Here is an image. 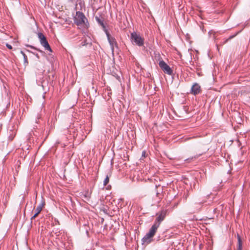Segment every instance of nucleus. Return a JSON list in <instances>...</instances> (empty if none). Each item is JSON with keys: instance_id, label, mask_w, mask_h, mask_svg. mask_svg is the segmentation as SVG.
Here are the masks:
<instances>
[{"instance_id": "nucleus-18", "label": "nucleus", "mask_w": 250, "mask_h": 250, "mask_svg": "<svg viewBox=\"0 0 250 250\" xmlns=\"http://www.w3.org/2000/svg\"><path fill=\"white\" fill-rule=\"evenodd\" d=\"M202 204L201 203H196L195 204V205L196 206V207H201L202 206Z\"/></svg>"}, {"instance_id": "nucleus-9", "label": "nucleus", "mask_w": 250, "mask_h": 250, "mask_svg": "<svg viewBox=\"0 0 250 250\" xmlns=\"http://www.w3.org/2000/svg\"><path fill=\"white\" fill-rule=\"evenodd\" d=\"M45 205L44 202L40 204L36 208V212L35 214L31 218V220H33L35 219L37 216L39 215V214L41 212L44 206Z\"/></svg>"}, {"instance_id": "nucleus-19", "label": "nucleus", "mask_w": 250, "mask_h": 250, "mask_svg": "<svg viewBox=\"0 0 250 250\" xmlns=\"http://www.w3.org/2000/svg\"><path fill=\"white\" fill-rule=\"evenodd\" d=\"M194 158H195V157H194ZM193 159V157H191V158H188V159H186L185 161H187L188 162H189L191 160H192Z\"/></svg>"}, {"instance_id": "nucleus-3", "label": "nucleus", "mask_w": 250, "mask_h": 250, "mask_svg": "<svg viewBox=\"0 0 250 250\" xmlns=\"http://www.w3.org/2000/svg\"><path fill=\"white\" fill-rule=\"evenodd\" d=\"M38 37L40 40V43L44 47V49L52 52V50L45 36L42 33L39 32L38 33Z\"/></svg>"}, {"instance_id": "nucleus-20", "label": "nucleus", "mask_w": 250, "mask_h": 250, "mask_svg": "<svg viewBox=\"0 0 250 250\" xmlns=\"http://www.w3.org/2000/svg\"><path fill=\"white\" fill-rule=\"evenodd\" d=\"M235 36V35L230 36L228 38V39L226 41V42H227V41H228V40H230V39H232V38H233V37H234Z\"/></svg>"}, {"instance_id": "nucleus-13", "label": "nucleus", "mask_w": 250, "mask_h": 250, "mask_svg": "<svg viewBox=\"0 0 250 250\" xmlns=\"http://www.w3.org/2000/svg\"><path fill=\"white\" fill-rule=\"evenodd\" d=\"M89 45L90 46L92 45V43L91 42H88L86 39H84V40L82 42L81 44V46H84Z\"/></svg>"}, {"instance_id": "nucleus-16", "label": "nucleus", "mask_w": 250, "mask_h": 250, "mask_svg": "<svg viewBox=\"0 0 250 250\" xmlns=\"http://www.w3.org/2000/svg\"><path fill=\"white\" fill-rule=\"evenodd\" d=\"M27 46H28V47H30V48H33V49H34L37 50H38V51H41V50H40L38 49L37 48H36V47H34V46H32V45H27Z\"/></svg>"}, {"instance_id": "nucleus-5", "label": "nucleus", "mask_w": 250, "mask_h": 250, "mask_svg": "<svg viewBox=\"0 0 250 250\" xmlns=\"http://www.w3.org/2000/svg\"><path fill=\"white\" fill-rule=\"evenodd\" d=\"M167 214V209H162L160 212L157 213V217H156L155 223L160 225L161 222L165 219Z\"/></svg>"}, {"instance_id": "nucleus-7", "label": "nucleus", "mask_w": 250, "mask_h": 250, "mask_svg": "<svg viewBox=\"0 0 250 250\" xmlns=\"http://www.w3.org/2000/svg\"><path fill=\"white\" fill-rule=\"evenodd\" d=\"M95 19L96 21L98 23V24L102 26L103 30L106 32V31H107L106 29V26L104 24V18L101 15H96L95 16Z\"/></svg>"}, {"instance_id": "nucleus-8", "label": "nucleus", "mask_w": 250, "mask_h": 250, "mask_svg": "<svg viewBox=\"0 0 250 250\" xmlns=\"http://www.w3.org/2000/svg\"><path fill=\"white\" fill-rule=\"evenodd\" d=\"M201 92V87L198 83H194L191 89V93L194 95H196Z\"/></svg>"}, {"instance_id": "nucleus-12", "label": "nucleus", "mask_w": 250, "mask_h": 250, "mask_svg": "<svg viewBox=\"0 0 250 250\" xmlns=\"http://www.w3.org/2000/svg\"><path fill=\"white\" fill-rule=\"evenodd\" d=\"M236 250H242V242L239 235H238V247Z\"/></svg>"}, {"instance_id": "nucleus-6", "label": "nucleus", "mask_w": 250, "mask_h": 250, "mask_svg": "<svg viewBox=\"0 0 250 250\" xmlns=\"http://www.w3.org/2000/svg\"><path fill=\"white\" fill-rule=\"evenodd\" d=\"M105 33H106V35L107 37L108 41L110 45L112 51H113L114 47V46H116L117 47H118L117 42L116 41V40L114 38L111 37V36H110L109 33L108 32V31H106Z\"/></svg>"}, {"instance_id": "nucleus-4", "label": "nucleus", "mask_w": 250, "mask_h": 250, "mask_svg": "<svg viewBox=\"0 0 250 250\" xmlns=\"http://www.w3.org/2000/svg\"><path fill=\"white\" fill-rule=\"evenodd\" d=\"M159 65L165 74L168 75H172L173 74L172 69L162 58L159 61Z\"/></svg>"}, {"instance_id": "nucleus-1", "label": "nucleus", "mask_w": 250, "mask_h": 250, "mask_svg": "<svg viewBox=\"0 0 250 250\" xmlns=\"http://www.w3.org/2000/svg\"><path fill=\"white\" fill-rule=\"evenodd\" d=\"M74 21L78 26H81L86 29L88 28L89 27L88 20L84 14L82 12H76V16L74 17Z\"/></svg>"}, {"instance_id": "nucleus-14", "label": "nucleus", "mask_w": 250, "mask_h": 250, "mask_svg": "<svg viewBox=\"0 0 250 250\" xmlns=\"http://www.w3.org/2000/svg\"><path fill=\"white\" fill-rule=\"evenodd\" d=\"M21 53L22 55V56L23 57L24 63L25 64H26V63L27 64L28 63L27 56L26 55V54L22 51H21Z\"/></svg>"}, {"instance_id": "nucleus-21", "label": "nucleus", "mask_w": 250, "mask_h": 250, "mask_svg": "<svg viewBox=\"0 0 250 250\" xmlns=\"http://www.w3.org/2000/svg\"><path fill=\"white\" fill-rule=\"evenodd\" d=\"M145 154H146V152L145 151H143L142 152V157H145Z\"/></svg>"}, {"instance_id": "nucleus-2", "label": "nucleus", "mask_w": 250, "mask_h": 250, "mask_svg": "<svg viewBox=\"0 0 250 250\" xmlns=\"http://www.w3.org/2000/svg\"><path fill=\"white\" fill-rule=\"evenodd\" d=\"M130 39L131 42L139 46H142L144 44V39L139 34L136 32H133L130 35Z\"/></svg>"}, {"instance_id": "nucleus-17", "label": "nucleus", "mask_w": 250, "mask_h": 250, "mask_svg": "<svg viewBox=\"0 0 250 250\" xmlns=\"http://www.w3.org/2000/svg\"><path fill=\"white\" fill-rule=\"evenodd\" d=\"M6 46L9 49H11L12 48V46L10 44H8V43H7Z\"/></svg>"}, {"instance_id": "nucleus-15", "label": "nucleus", "mask_w": 250, "mask_h": 250, "mask_svg": "<svg viewBox=\"0 0 250 250\" xmlns=\"http://www.w3.org/2000/svg\"><path fill=\"white\" fill-rule=\"evenodd\" d=\"M109 181V177L108 175H106L105 178L104 179V186H106Z\"/></svg>"}, {"instance_id": "nucleus-11", "label": "nucleus", "mask_w": 250, "mask_h": 250, "mask_svg": "<svg viewBox=\"0 0 250 250\" xmlns=\"http://www.w3.org/2000/svg\"><path fill=\"white\" fill-rule=\"evenodd\" d=\"M159 226H160L158 225V224H157L154 223V224L151 227L148 232L150 234H152L153 236H154V235H155V233L156 232Z\"/></svg>"}, {"instance_id": "nucleus-10", "label": "nucleus", "mask_w": 250, "mask_h": 250, "mask_svg": "<svg viewBox=\"0 0 250 250\" xmlns=\"http://www.w3.org/2000/svg\"><path fill=\"white\" fill-rule=\"evenodd\" d=\"M152 234H150L149 232L147 233L145 236L142 238V244H149L152 241V238L153 237Z\"/></svg>"}]
</instances>
